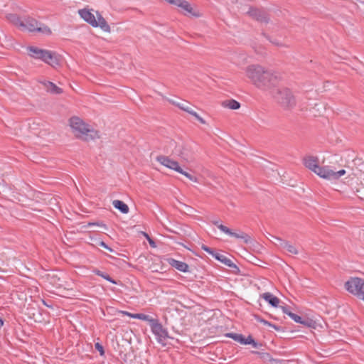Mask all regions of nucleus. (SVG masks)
I'll use <instances>...</instances> for the list:
<instances>
[{
    "mask_svg": "<svg viewBox=\"0 0 364 364\" xmlns=\"http://www.w3.org/2000/svg\"><path fill=\"white\" fill-rule=\"evenodd\" d=\"M197 120H198L201 124H205V121L199 116V118H196Z\"/></svg>",
    "mask_w": 364,
    "mask_h": 364,
    "instance_id": "nucleus-44",
    "label": "nucleus"
},
{
    "mask_svg": "<svg viewBox=\"0 0 364 364\" xmlns=\"http://www.w3.org/2000/svg\"><path fill=\"white\" fill-rule=\"evenodd\" d=\"M79 14L84 21L90 24L92 26L94 25H97L96 23L95 16L89 10L86 9H80L79 10Z\"/></svg>",
    "mask_w": 364,
    "mask_h": 364,
    "instance_id": "nucleus-17",
    "label": "nucleus"
},
{
    "mask_svg": "<svg viewBox=\"0 0 364 364\" xmlns=\"http://www.w3.org/2000/svg\"><path fill=\"white\" fill-rule=\"evenodd\" d=\"M247 14L252 19L260 23H268L270 21L269 14L262 8L251 6L247 12Z\"/></svg>",
    "mask_w": 364,
    "mask_h": 364,
    "instance_id": "nucleus-9",
    "label": "nucleus"
},
{
    "mask_svg": "<svg viewBox=\"0 0 364 364\" xmlns=\"http://www.w3.org/2000/svg\"><path fill=\"white\" fill-rule=\"evenodd\" d=\"M143 235L146 237V239L148 240L150 245L153 247H156V244L154 242V241L150 238L149 235L146 233V232H143Z\"/></svg>",
    "mask_w": 364,
    "mask_h": 364,
    "instance_id": "nucleus-39",
    "label": "nucleus"
},
{
    "mask_svg": "<svg viewBox=\"0 0 364 364\" xmlns=\"http://www.w3.org/2000/svg\"><path fill=\"white\" fill-rule=\"evenodd\" d=\"M120 313L123 315L128 316L129 317L140 319L142 321H146L148 322H149V319L151 318V316L149 315L144 314H132V313H129V312L125 311H120Z\"/></svg>",
    "mask_w": 364,
    "mask_h": 364,
    "instance_id": "nucleus-24",
    "label": "nucleus"
},
{
    "mask_svg": "<svg viewBox=\"0 0 364 364\" xmlns=\"http://www.w3.org/2000/svg\"><path fill=\"white\" fill-rule=\"evenodd\" d=\"M245 73L252 84L263 90H269L277 86L281 79L278 73L265 69L259 65L247 66Z\"/></svg>",
    "mask_w": 364,
    "mask_h": 364,
    "instance_id": "nucleus-1",
    "label": "nucleus"
},
{
    "mask_svg": "<svg viewBox=\"0 0 364 364\" xmlns=\"http://www.w3.org/2000/svg\"><path fill=\"white\" fill-rule=\"evenodd\" d=\"M186 112H188L190 114H191L192 116L195 117L196 119L199 118V115L195 111H193L191 107H189V109L187 110Z\"/></svg>",
    "mask_w": 364,
    "mask_h": 364,
    "instance_id": "nucleus-41",
    "label": "nucleus"
},
{
    "mask_svg": "<svg viewBox=\"0 0 364 364\" xmlns=\"http://www.w3.org/2000/svg\"><path fill=\"white\" fill-rule=\"evenodd\" d=\"M261 297L263 298L267 302H268L272 306L277 307L280 302V300L278 297L273 295L270 292H265L261 295Z\"/></svg>",
    "mask_w": 364,
    "mask_h": 364,
    "instance_id": "nucleus-19",
    "label": "nucleus"
},
{
    "mask_svg": "<svg viewBox=\"0 0 364 364\" xmlns=\"http://www.w3.org/2000/svg\"><path fill=\"white\" fill-rule=\"evenodd\" d=\"M176 107H178L181 110H183L185 112H187V110L189 109V106H188V102H179L178 104H176Z\"/></svg>",
    "mask_w": 364,
    "mask_h": 364,
    "instance_id": "nucleus-38",
    "label": "nucleus"
},
{
    "mask_svg": "<svg viewBox=\"0 0 364 364\" xmlns=\"http://www.w3.org/2000/svg\"><path fill=\"white\" fill-rule=\"evenodd\" d=\"M315 173L323 178L332 179L333 170L328 166H318Z\"/></svg>",
    "mask_w": 364,
    "mask_h": 364,
    "instance_id": "nucleus-21",
    "label": "nucleus"
},
{
    "mask_svg": "<svg viewBox=\"0 0 364 364\" xmlns=\"http://www.w3.org/2000/svg\"><path fill=\"white\" fill-rule=\"evenodd\" d=\"M300 324L304 325V326L310 327V328H316V323L311 318L308 317L302 318L301 322Z\"/></svg>",
    "mask_w": 364,
    "mask_h": 364,
    "instance_id": "nucleus-31",
    "label": "nucleus"
},
{
    "mask_svg": "<svg viewBox=\"0 0 364 364\" xmlns=\"http://www.w3.org/2000/svg\"><path fill=\"white\" fill-rule=\"evenodd\" d=\"M29 55L35 59L45 60V55L47 50L41 49L36 46H28Z\"/></svg>",
    "mask_w": 364,
    "mask_h": 364,
    "instance_id": "nucleus-14",
    "label": "nucleus"
},
{
    "mask_svg": "<svg viewBox=\"0 0 364 364\" xmlns=\"http://www.w3.org/2000/svg\"><path fill=\"white\" fill-rule=\"evenodd\" d=\"M4 325V320L0 317V328Z\"/></svg>",
    "mask_w": 364,
    "mask_h": 364,
    "instance_id": "nucleus-47",
    "label": "nucleus"
},
{
    "mask_svg": "<svg viewBox=\"0 0 364 364\" xmlns=\"http://www.w3.org/2000/svg\"><path fill=\"white\" fill-rule=\"evenodd\" d=\"M214 225L217 226L218 229L221 230L222 227H225L223 224H220L219 220H212L211 222Z\"/></svg>",
    "mask_w": 364,
    "mask_h": 364,
    "instance_id": "nucleus-42",
    "label": "nucleus"
},
{
    "mask_svg": "<svg viewBox=\"0 0 364 364\" xmlns=\"http://www.w3.org/2000/svg\"><path fill=\"white\" fill-rule=\"evenodd\" d=\"M221 231L230 236L242 240L245 244L251 243L250 236L241 230H238V232H233L228 227H222Z\"/></svg>",
    "mask_w": 364,
    "mask_h": 364,
    "instance_id": "nucleus-11",
    "label": "nucleus"
},
{
    "mask_svg": "<svg viewBox=\"0 0 364 364\" xmlns=\"http://www.w3.org/2000/svg\"><path fill=\"white\" fill-rule=\"evenodd\" d=\"M112 205L116 209L119 210L123 214L129 213V208L128 205L122 200H114L112 202Z\"/></svg>",
    "mask_w": 364,
    "mask_h": 364,
    "instance_id": "nucleus-23",
    "label": "nucleus"
},
{
    "mask_svg": "<svg viewBox=\"0 0 364 364\" xmlns=\"http://www.w3.org/2000/svg\"><path fill=\"white\" fill-rule=\"evenodd\" d=\"M272 237L278 241H279V244H278V246L281 248H283L286 250L288 252L297 255L298 250H296V247L291 245L288 241L281 239L280 237L272 236Z\"/></svg>",
    "mask_w": 364,
    "mask_h": 364,
    "instance_id": "nucleus-18",
    "label": "nucleus"
},
{
    "mask_svg": "<svg viewBox=\"0 0 364 364\" xmlns=\"http://www.w3.org/2000/svg\"><path fill=\"white\" fill-rule=\"evenodd\" d=\"M168 230L169 232H175L174 231H173V230H170V229H168Z\"/></svg>",
    "mask_w": 364,
    "mask_h": 364,
    "instance_id": "nucleus-50",
    "label": "nucleus"
},
{
    "mask_svg": "<svg viewBox=\"0 0 364 364\" xmlns=\"http://www.w3.org/2000/svg\"><path fill=\"white\" fill-rule=\"evenodd\" d=\"M168 263L173 267L176 268L177 270L182 272H189V266L187 263L181 261L176 260L173 258H168L167 259Z\"/></svg>",
    "mask_w": 364,
    "mask_h": 364,
    "instance_id": "nucleus-15",
    "label": "nucleus"
},
{
    "mask_svg": "<svg viewBox=\"0 0 364 364\" xmlns=\"http://www.w3.org/2000/svg\"><path fill=\"white\" fill-rule=\"evenodd\" d=\"M69 122L77 138L86 141L100 138L99 132L90 128V125L85 124L80 117H72Z\"/></svg>",
    "mask_w": 364,
    "mask_h": 364,
    "instance_id": "nucleus-2",
    "label": "nucleus"
},
{
    "mask_svg": "<svg viewBox=\"0 0 364 364\" xmlns=\"http://www.w3.org/2000/svg\"><path fill=\"white\" fill-rule=\"evenodd\" d=\"M225 336L232 338L234 341L242 345H245L247 342V338H245L242 334L235 333H227L225 334Z\"/></svg>",
    "mask_w": 364,
    "mask_h": 364,
    "instance_id": "nucleus-25",
    "label": "nucleus"
},
{
    "mask_svg": "<svg viewBox=\"0 0 364 364\" xmlns=\"http://www.w3.org/2000/svg\"><path fill=\"white\" fill-rule=\"evenodd\" d=\"M152 333L156 336L157 341L164 345V341L169 338L167 329L164 328L157 318H151L149 321Z\"/></svg>",
    "mask_w": 364,
    "mask_h": 364,
    "instance_id": "nucleus-8",
    "label": "nucleus"
},
{
    "mask_svg": "<svg viewBox=\"0 0 364 364\" xmlns=\"http://www.w3.org/2000/svg\"><path fill=\"white\" fill-rule=\"evenodd\" d=\"M304 164L309 169L314 173L316 172L318 168V159L316 156H309L304 158Z\"/></svg>",
    "mask_w": 364,
    "mask_h": 364,
    "instance_id": "nucleus-16",
    "label": "nucleus"
},
{
    "mask_svg": "<svg viewBox=\"0 0 364 364\" xmlns=\"http://www.w3.org/2000/svg\"><path fill=\"white\" fill-rule=\"evenodd\" d=\"M345 174H346V171L344 169H341L338 171H333L332 179H338Z\"/></svg>",
    "mask_w": 364,
    "mask_h": 364,
    "instance_id": "nucleus-36",
    "label": "nucleus"
},
{
    "mask_svg": "<svg viewBox=\"0 0 364 364\" xmlns=\"http://www.w3.org/2000/svg\"><path fill=\"white\" fill-rule=\"evenodd\" d=\"M251 353L257 355L258 357L264 363L266 362H274L276 361L275 359H274L272 355L267 352H262V351H257V350H252Z\"/></svg>",
    "mask_w": 364,
    "mask_h": 364,
    "instance_id": "nucleus-22",
    "label": "nucleus"
},
{
    "mask_svg": "<svg viewBox=\"0 0 364 364\" xmlns=\"http://www.w3.org/2000/svg\"><path fill=\"white\" fill-rule=\"evenodd\" d=\"M262 35L266 38L272 44L277 46V47H287L284 43H282L279 39L277 38H272L269 35L267 34L264 32L262 33Z\"/></svg>",
    "mask_w": 364,
    "mask_h": 364,
    "instance_id": "nucleus-29",
    "label": "nucleus"
},
{
    "mask_svg": "<svg viewBox=\"0 0 364 364\" xmlns=\"http://www.w3.org/2000/svg\"><path fill=\"white\" fill-rule=\"evenodd\" d=\"M97 14V20L96 19V23L97 25H94L93 27H100L102 31L109 33L111 31V28L107 21L98 12Z\"/></svg>",
    "mask_w": 364,
    "mask_h": 364,
    "instance_id": "nucleus-20",
    "label": "nucleus"
},
{
    "mask_svg": "<svg viewBox=\"0 0 364 364\" xmlns=\"http://www.w3.org/2000/svg\"><path fill=\"white\" fill-rule=\"evenodd\" d=\"M55 278H57V277H56L55 275H53V279H55Z\"/></svg>",
    "mask_w": 364,
    "mask_h": 364,
    "instance_id": "nucleus-52",
    "label": "nucleus"
},
{
    "mask_svg": "<svg viewBox=\"0 0 364 364\" xmlns=\"http://www.w3.org/2000/svg\"><path fill=\"white\" fill-rule=\"evenodd\" d=\"M99 225L100 226L101 224L100 223H89V225Z\"/></svg>",
    "mask_w": 364,
    "mask_h": 364,
    "instance_id": "nucleus-48",
    "label": "nucleus"
},
{
    "mask_svg": "<svg viewBox=\"0 0 364 364\" xmlns=\"http://www.w3.org/2000/svg\"><path fill=\"white\" fill-rule=\"evenodd\" d=\"M180 8L183 10V11H186L187 14L191 16H199V14L193 11L191 4L186 0L183 1Z\"/></svg>",
    "mask_w": 364,
    "mask_h": 364,
    "instance_id": "nucleus-27",
    "label": "nucleus"
},
{
    "mask_svg": "<svg viewBox=\"0 0 364 364\" xmlns=\"http://www.w3.org/2000/svg\"><path fill=\"white\" fill-rule=\"evenodd\" d=\"M281 308H282V311H283L284 314H287V313H289V312H291V311L289 310L288 306H281Z\"/></svg>",
    "mask_w": 364,
    "mask_h": 364,
    "instance_id": "nucleus-43",
    "label": "nucleus"
},
{
    "mask_svg": "<svg viewBox=\"0 0 364 364\" xmlns=\"http://www.w3.org/2000/svg\"><path fill=\"white\" fill-rule=\"evenodd\" d=\"M222 105L224 107H228L230 109H238L240 107V103L233 99L227 100L222 102Z\"/></svg>",
    "mask_w": 364,
    "mask_h": 364,
    "instance_id": "nucleus-26",
    "label": "nucleus"
},
{
    "mask_svg": "<svg viewBox=\"0 0 364 364\" xmlns=\"http://www.w3.org/2000/svg\"><path fill=\"white\" fill-rule=\"evenodd\" d=\"M169 149L171 150V154L178 156L186 161H189L193 159L192 153L186 146H178L176 141L173 139H170L167 141L165 151L168 153Z\"/></svg>",
    "mask_w": 364,
    "mask_h": 364,
    "instance_id": "nucleus-5",
    "label": "nucleus"
},
{
    "mask_svg": "<svg viewBox=\"0 0 364 364\" xmlns=\"http://www.w3.org/2000/svg\"><path fill=\"white\" fill-rule=\"evenodd\" d=\"M43 61L54 68L60 65V56L55 52L47 50Z\"/></svg>",
    "mask_w": 364,
    "mask_h": 364,
    "instance_id": "nucleus-12",
    "label": "nucleus"
},
{
    "mask_svg": "<svg viewBox=\"0 0 364 364\" xmlns=\"http://www.w3.org/2000/svg\"><path fill=\"white\" fill-rule=\"evenodd\" d=\"M58 280L59 281V286L61 287L62 286V284H61V281H60V278H58Z\"/></svg>",
    "mask_w": 364,
    "mask_h": 364,
    "instance_id": "nucleus-49",
    "label": "nucleus"
},
{
    "mask_svg": "<svg viewBox=\"0 0 364 364\" xmlns=\"http://www.w3.org/2000/svg\"><path fill=\"white\" fill-rule=\"evenodd\" d=\"M287 315L291 318L293 319L296 323H300L301 322V320H302V318L301 316L294 314V313H292V312H289L287 313Z\"/></svg>",
    "mask_w": 364,
    "mask_h": 364,
    "instance_id": "nucleus-35",
    "label": "nucleus"
},
{
    "mask_svg": "<svg viewBox=\"0 0 364 364\" xmlns=\"http://www.w3.org/2000/svg\"><path fill=\"white\" fill-rule=\"evenodd\" d=\"M92 272L95 274V275H97L99 277H101L102 278H104L105 279H106L107 281L112 283V284H117L118 282L114 280V279H112L108 274L104 272H102L101 270L98 269H94L92 270Z\"/></svg>",
    "mask_w": 364,
    "mask_h": 364,
    "instance_id": "nucleus-28",
    "label": "nucleus"
},
{
    "mask_svg": "<svg viewBox=\"0 0 364 364\" xmlns=\"http://www.w3.org/2000/svg\"><path fill=\"white\" fill-rule=\"evenodd\" d=\"M250 344L252 345L255 348H259L262 346V343L255 341L251 335H249L247 337V342L245 345Z\"/></svg>",
    "mask_w": 364,
    "mask_h": 364,
    "instance_id": "nucleus-32",
    "label": "nucleus"
},
{
    "mask_svg": "<svg viewBox=\"0 0 364 364\" xmlns=\"http://www.w3.org/2000/svg\"><path fill=\"white\" fill-rule=\"evenodd\" d=\"M9 20L21 29L22 26H24L23 21L16 14H10L8 17Z\"/></svg>",
    "mask_w": 364,
    "mask_h": 364,
    "instance_id": "nucleus-30",
    "label": "nucleus"
},
{
    "mask_svg": "<svg viewBox=\"0 0 364 364\" xmlns=\"http://www.w3.org/2000/svg\"><path fill=\"white\" fill-rule=\"evenodd\" d=\"M38 82L44 86L47 92L51 94L59 95L63 92L62 88L58 87L55 84L50 81L39 80Z\"/></svg>",
    "mask_w": 364,
    "mask_h": 364,
    "instance_id": "nucleus-13",
    "label": "nucleus"
},
{
    "mask_svg": "<svg viewBox=\"0 0 364 364\" xmlns=\"http://www.w3.org/2000/svg\"><path fill=\"white\" fill-rule=\"evenodd\" d=\"M156 161L161 165L174 170L176 171H181V167L178 161L171 159L168 156L159 155L156 157Z\"/></svg>",
    "mask_w": 364,
    "mask_h": 364,
    "instance_id": "nucleus-10",
    "label": "nucleus"
},
{
    "mask_svg": "<svg viewBox=\"0 0 364 364\" xmlns=\"http://www.w3.org/2000/svg\"><path fill=\"white\" fill-rule=\"evenodd\" d=\"M201 249L205 252H208V254L211 255L215 259L220 261V262L228 266V267L232 268V272L234 274H238L240 272L239 267L235 263H233L230 259L216 252L214 249L209 247L204 244L201 245Z\"/></svg>",
    "mask_w": 364,
    "mask_h": 364,
    "instance_id": "nucleus-7",
    "label": "nucleus"
},
{
    "mask_svg": "<svg viewBox=\"0 0 364 364\" xmlns=\"http://www.w3.org/2000/svg\"><path fill=\"white\" fill-rule=\"evenodd\" d=\"M178 173H181L182 175L185 176L186 178H188L190 181H193V182H198V178L197 177L190 174L189 173L183 171L182 168H181V171H178Z\"/></svg>",
    "mask_w": 364,
    "mask_h": 364,
    "instance_id": "nucleus-34",
    "label": "nucleus"
},
{
    "mask_svg": "<svg viewBox=\"0 0 364 364\" xmlns=\"http://www.w3.org/2000/svg\"><path fill=\"white\" fill-rule=\"evenodd\" d=\"M99 245H100V247H104L105 249H106V250H109V252H113V251H114V250H113V249H112V248H111L110 247H109V246H108V245H107L104 241H100V242H99Z\"/></svg>",
    "mask_w": 364,
    "mask_h": 364,
    "instance_id": "nucleus-40",
    "label": "nucleus"
},
{
    "mask_svg": "<svg viewBox=\"0 0 364 364\" xmlns=\"http://www.w3.org/2000/svg\"><path fill=\"white\" fill-rule=\"evenodd\" d=\"M346 289L357 296L358 299L364 301V279L359 277H350L345 283Z\"/></svg>",
    "mask_w": 364,
    "mask_h": 364,
    "instance_id": "nucleus-4",
    "label": "nucleus"
},
{
    "mask_svg": "<svg viewBox=\"0 0 364 364\" xmlns=\"http://www.w3.org/2000/svg\"><path fill=\"white\" fill-rule=\"evenodd\" d=\"M24 26L21 30H28L30 32H40L46 34H51L50 28L45 24L38 22L35 18L28 16L23 20Z\"/></svg>",
    "mask_w": 364,
    "mask_h": 364,
    "instance_id": "nucleus-6",
    "label": "nucleus"
},
{
    "mask_svg": "<svg viewBox=\"0 0 364 364\" xmlns=\"http://www.w3.org/2000/svg\"><path fill=\"white\" fill-rule=\"evenodd\" d=\"M272 97L284 109H291L296 106V99L289 88H278L274 92H272Z\"/></svg>",
    "mask_w": 364,
    "mask_h": 364,
    "instance_id": "nucleus-3",
    "label": "nucleus"
},
{
    "mask_svg": "<svg viewBox=\"0 0 364 364\" xmlns=\"http://www.w3.org/2000/svg\"><path fill=\"white\" fill-rule=\"evenodd\" d=\"M95 348L97 351H99L100 355L101 356L105 355V349H104L103 346H102L101 343H95Z\"/></svg>",
    "mask_w": 364,
    "mask_h": 364,
    "instance_id": "nucleus-37",
    "label": "nucleus"
},
{
    "mask_svg": "<svg viewBox=\"0 0 364 364\" xmlns=\"http://www.w3.org/2000/svg\"><path fill=\"white\" fill-rule=\"evenodd\" d=\"M259 322L263 323L264 325L272 327L274 329H275L277 331H280L282 329L281 326H277V325H275L274 323H272L271 322H269V321H267L265 319L259 320Z\"/></svg>",
    "mask_w": 364,
    "mask_h": 364,
    "instance_id": "nucleus-33",
    "label": "nucleus"
},
{
    "mask_svg": "<svg viewBox=\"0 0 364 364\" xmlns=\"http://www.w3.org/2000/svg\"><path fill=\"white\" fill-rule=\"evenodd\" d=\"M169 102L171 103L172 105L176 106V104H178L179 102H177L174 100H169Z\"/></svg>",
    "mask_w": 364,
    "mask_h": 364,
    "instance_id": "nucleus-45",
    "label": "nucleus"
},
{
    "mask_svg": "<svg viewBox=\"0 0 364 364\" xmlns=\"http://www.w3.org/2000/svg\"><path fill=\"white\" fill-rule=\"evenodd\" d=\"M255 319L259 322V320H261V319H263L262 318H261L258 315H255Z\"/></svg>",
    "mask_w": 364,
    "mask_h": 364,
    "instance_id": "nucleus-46",
    "label": "nucleus"
},
{
    "mask_svg": "<svg viewBox=\"0 0 364 364\" xmlns=\"http://www.w3.org/2000/svg\"><path fill=\"white\" fill-rule=\"evenodd\" d=\"M276 241L277 242L276 243V245H278V244H279V241H278V240H276Z\"/></svg>",
    "mask_w": 364,
    "mask_h": 364,
    "instance_id": "nucleus-51",
    "label": "nucleus"
}]
</instances>
